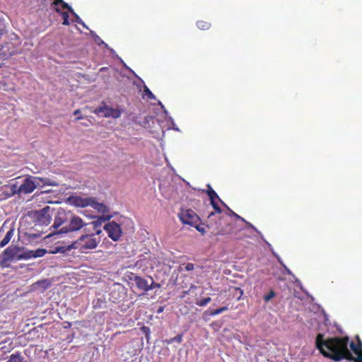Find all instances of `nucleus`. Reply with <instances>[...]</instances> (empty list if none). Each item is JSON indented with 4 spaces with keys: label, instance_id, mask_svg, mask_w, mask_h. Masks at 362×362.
Instances as JSON below:
<instances>
[{
    "label": "nucleus",
    "instance_id": "nucleus-33",
    "mask_svg": "<svg viewBox=\"0 0 362 362\" xmlns=\"http://www.w3.org/2000/svg\"><path fill=\"white\" fill-rule=\"evenodd\" d=\"M72 15L75 17L76 18V21L79 23V24H81L83 25L84 27H85V24L82 21V20L80 18V17L74 11V13H71Z\"/></svg>",
    "mask_w": 362,
    "mask_h": 362
},
{
    "label": "nucleus",
    "instance_id": "nucleus-12",
    "mask_svg": "<svg viewBox=\"0 0 362 362\" xmlns=\"http://www.w3.org/2000/svg\"><path fill=\"white\" fill-rule=\"evenodd\" d=\"M134 283L136 284V287L138 288V289L141 290V291H143L144 292H147L149 291V288H148V282L147 281L146 279H145L144 278H142L139 276H134L133 279H132Z\"/></svg>",
    "mask_w": 362,
    "mask_h": 362
},
{
    "label": "nucleus",
    "instance_id": "nucleus-17",
    "mask_svg": "<svg viewBox=\"0 0 362 362\" xmlns=\"http://www.w3.org/2000/svg\"><path fill=\"white\" fill-rule=\"evenodd\" d=\"M13 235V230L10 229L3 238V240L0 242V247H4L6 246L11 240V238Z\"/></svg>",
    "mask_w": 362,
    "mask_h": 362
},
{
    "label": "nucleus",
    "instance_id": "nucleus-32",
    "mask_svg": "<svg viewBox=\"0 0 362 362\" xmlns=\"http://www.w3.org/2000/svg\"><path fill=\"white\" fill-rule=\"evenodd\" d=\"M144 92L149 99L155 98L153 93L147 87H145Z\"/></svg>",
    "mask_w": 362,
    "mask_h": 362
},
{
    "label": "nucleus",
    "instance_id": "nucleus-34",
    "mask_svg": "<svg viewBox=\"0 0 362 362\" xmlns=\"http://www.w3.org/2000/svg\"><path fill=\"white\" fill-rule=\"evenodd\" d=\"M194 268V265L192 263H187L185 265V269L186 271H192Z\"/></svg>",
    "mask_w": 362,
    "mask_h": 362
},
{
    "label": "nucleus",
    "instance_id": "nucleus-15",
    "mask_svg": "<svg viewBox=\"0 0 362 362\" xmlns=\"http://www.w3.org/2000/svg\"><path fill=\"white\" fill-rule=\"evenodd\" d=\"M110 108L111 107H109L105 104V103L103 102L101 105L96 107L93 112L96 115L103 114V117H110Z\"/></svg>",
    "mask_w": 362,
    "mask_h": 362
},
{
    "label": "nucleus",
    "instance_id": "nucleus-2",
    "mask_svg": "<svg viewBox=\"0 0 362 362\" xmlns=\"http://www.w3.org/2000/svg\"><path fill=\"white\" fill-rule=\"evenodd\" d=\"M100 240L96 234H83L70 245L56 247L52 253H64L72 249H77L81 253H88L89 250L95 249Z\"/></svg>",
    "mask_w": 362,
    "mask_h": 362
},
{
    "label": "nucleus",
    "instance_id": "nucleus-26",
    "mask_svg": "<svg viewBox=\"0 0 362 362\" xmlns=\"http://www.w3.org/2000/svg\"><path fill=\"white\" fill-rule=\"evenodd\" d=\"M211 300V298L207 297V298H203L202 300H197L195 302V303L198 306L203 307V306L206 305L209 303H210Z\"/></svg>",
    "mask_w": 362,
    "mask_h": 362
},
{
    "label": "nucleus",
    "instance_id": "nucleus-6",
    "mask_svg": "<svg viewBox=\"0 0 362 362\" xmlns=\"http://www.w3.org/2000/svg\"><path fill=\"white\" fill-rule=\"evenodd\" d=\"M87 225L86 223L83 221V220L77 216H73L69 223V225L62 228L60 230L53 231L49 236H51L54 234H62V233H68L69 232L78 231L81 230L82 228Z\"/></svg>",
    "mask_w": 362,
    "mask_h": 362
},
{
    "label": "nucleus",
    "instance_id": "nucleus-8",
    "mask_svg": "<svg viewBox=\"0 0 362 362\" xmlns=\"http://www.w3.org/2000/svg\"><path fill=\"white\" fill-rule=\"evenodd\" d=\"M108 237L113 241H118L122 234V230L119 224L112 221L106 223L104 227Z\"/></svg>",
    "mask_w": 362,
    "mask_h": 362
},
{
    "label": "nucleus",
    "instance_id": "nucleus-9",
    "mask_svg": "<svg viewBox=\"0 0 362 362\" xmlns=\"http://www.w3.org/2000/svg\"><path fill=\"white\" fill-rule=\"evenodd\" d=\"M356 339V344H355L354 341H351L349 344L351 349L355 354L357 355L356 358L354 357L353 361L354 362H362V342L358 337H357Z\"/></svg>",
    "mask_w": 362,
    "mask_h": 362
},
{
    "label": "nucleus",
    "instance_id": "nucleus-3",
    "mask_svg": "<svg viewBox=\"0 0 362 362\" xmlns=\"http://www.w3.org/2000/svg\"><path fill=\"white\" fill-rule=\"evenodd\" d=\"M206 227L211 230L214 236L225 235L235 232L228 215L223 214L216 217V214L209 213L206 220Z\"/></svg>",
    "mask_w": 362,
    "mask_h": 362
},
{
    "label": "nucleus",
    "instance_id": "nucleus-10",
    "mask_svg": "<svg viewBox=\"0 0 362 362\" xmlns=\"http://www.w3.org/2000/svg\"><path fill=\"white\" fill-rule=\"evenodd\" d=\"M66 214L65 211L63 209H59L54 216V223L52 227L54 229H57L61 226H62L66 222Z\"/></svg>",
    "mask_w": 362,
    "mask_h": 362
},
{
    "label": "nucleus",
    "instance_id": "nucleus-13",
    "mask_svg": "<svg viewBox=\"0 0 362 362\" xmlns=\"http://www.w3.org/2000/svg\"><path fill=\"white\" fill-rule=\"evenodd\" d=\"M72 204L78 207H86L90 204L91 197H74L71 198Z\"/></svg>",
    "mask_w": 362,
    "mask_h": 362
},
{
    "label": "nucleus",
    "instance_id": "nucleus-40",
    "mask_svg": "<svg viewBox=\"0 0 362 362\" xmlns=\"http://www.w3.org/2000/svg\"><path fill=\"white\" fill-rule=\"evenodd\" d=\"M80 112H81V110H80L79 109H77V110H76L74 112V115H78Z\"/></svg>",
    "mask_w": 362,
    "mask_h": 362
},
{
    "label": "nucleus",
    "instance_id": "nucleus-4",
    "mask_svg": "<svg viewBox=\"0 0 362 362\" xmlns=\"http://www.w3.org/2000/svg\"><path fill=\"white\" fill-rule=\"evenodd\" d=\"M45 185H51L49 180L40 177L29 176L26 177L23 182L18 188V192L21 194H30L33 192L37 187Z\"/></svg>",
    "mask_w": 362,
    "mask_h": 362
},
{
    "label": "nucleus",
    "instance_id": "nucleus-38",
    "mask_svg": "<svg viewBox=\"0 0 362 362\" xmlns=\"http://www.w3.org/2000/svg\"><path fill=\"white\" fill-rule=\"evenodd\" d=\"M197 286L192 285L189 289V291H185V294H187L191 290L196 289Z\"/></svg>",
    "mask_w": 362,
    "mask_h": 362
},
{
    "label": "nucleus",
    "instance_id": "nucleus-22",
    "mask_svg": "<svg viewBox=\"0 0 362 362\" xmlns=\"http://www.w3.org/2000/svg\"><path fill=\"white\" fill-rule=\"evenodd\" d=\"M122 110L111 107L110 112V117H112L114 119H117V118L120 117V116L122 115Z\"/></svg>",
    "mask_w": 362,
    "mask_h": 362
},
{
    "label": "nucleus",
    "instance_id": "nucleus-1",
    "mask_svg": "<svg viewBox=\"0 0 362 362\" xmlns=\"http://www.w3.org/2000/svg\"><path fill=\"white\" fill-rule=\"evenodd\" d=\"M315 344L317 349L326 358L334 361L354 360V356L348 349V337H335L325 339L324 334L320 333L316 337Z\"/></svg>",
    "mask_w": 362,
    "mask_h": 362
},
{
    "label": "nucleus",
    "instance_id": "nucleus-18",
    "mask_svg": "<svg viewBox=\"0 0 362 362\" xmlns=\"http://www.w3.org/2000/svg\"><path fill=\"white\" fill-rule=\"evenodd\" d=\"M223 205L227 209V212L224 214L228 215L229 220H231V217H235L236 219L241 220L245 221V219L240 216L238 214H235L233 210H231L225 203H223Z\"/></svg>",
    "mask_w": 362,
    "mask_h": 362
},
{
    "label": "nucleus",
    "instance_id": "nucleus-42",
    "mask_svg": "<svg viewBox=\"0 0 362 362\" xmlns=\"http://www.w3.org/2000/svg\"><path fill=\"white\" fill-rule=\"evenodd\" d=\"M83 119V117H78L76 118V119H77V120H79V119Z\"/></svg>",
    "mask_w": 362,
    "mask_h": 362
},
{
    "label": "nucleus",
    "instance_id": "nucleus-36",
    "mask_svg": "<svg viewBox=\"0 0 362 362\" xmlns=\"http://www.w3.org/2000/svg\"><path fill=\"white\" fill-rule=\"evenodd\" d=\"M220 311H219V309H216L214 310H213L211 313V315H218L220 314Z\"/></svg>",
    "mask_w": 362,
    "mask_h": 362
},
{
    "label": "nucleus",
    "instance_id": "nucleus-28",
    "mask_svg": "<svg viewBox=\"0 0 362 362\" xmlns=\"http://www.w3.org/2000/svg\"><path fill=\"white\" fill-rule=\"evenodd\" d=\"M182 341V334H178L169 340H168V344L173 343L174 341H176L177 343H181Z\"/></svg>",
    "mask_w": 362,
    "mask_h": 362
},
{
    "label": "nucleus",
    "instance_id": "nucleus-37",
    "mask_svg": "<svg viewBox=\"0 0 362 362\" xmlns=\"http://www.w3.org/2000/svg\"><path fill=\"white\" fill-rule=\"evenodd\" d=\"M218 309H219L220 313H223L224 311L228 310V308L227 306H223V307H221V308H220Z\"/></svg>",
    "mask_w": 362,
    "mask_h": 362
},
{
    "label": "nucleus",
    "instance_id": "nucleus-39",
    "mask_svg": "<svg viewBox=\"0 0 362 362\" xmlns=\"http://www.w3.org/2000/svg\"><path fill=\"white\" fill-rule=\"evenodd\" d=\"M102 233V230H96L95 231V233H93L92 234H96V236H98L99 237V235Z\"/></svg>",
    "mask_w": 362,
    "mask_h": 362
},
{
    "label": "nucleus",
    "instance_id": "nucleus-24",
    "mask_svg": "<svg viewBox=\"0 0 362 362\" xmlns=\"http://www.w3.org/2000/svg\"><path fill=\"white\" fill-rule=\"evenodd\" d=\"M47 252L46 249L44 248H38L36 250H34V258L41 257L46 255Z\"/></svg>",
    "mask_w": 362,
    "mask_h": 362
},
{
    "label": "nucleus",
    "instance_id": "nucleus-19",
    "mask_svg": "<svg viewBox=\"0 0 362 362\" xmlns=\"http://www.w3.org/2000/svg\"><path fill=\"white\" fill-rule=\"evenodd\" d=\"M197 26L200 30H206L210 28L211 23L208 21L200 20L197 22Z\"/></svg>",
    "mask_w": 362,
    "mask_h": 362
},
{
    "label": "nucleus",
    "instance_id": "nucleus-11",
    "mask_svg": "<svg viewBox=\"0 0 362 362\" xmlns=\"http://www.w3.org/2000/svg\"><path fill=\"white\" fill-rule=\"evenodd\" d=\"M52 6H54V9L55 11L60 14V12H64V10H68L71 13H74V10L71 6L68 5L63 0H55L52 3Z\"/></svg>",
    "mask_w": 362,
    "mask_h": 362
},
{
    "label": "nucleus",
    "instance_id": "nucleus-44",
    "mask_svg": "<svg viewBox=\"0 0 362 362\" xmlns=\"http://www.w3.org/2000/svg\"><path fill=\"white\" fill-rule=\"evenodd\" d=\"M93 223H94V225H95V227H96V226H97V223H95V222H94Z\"/></svg>",
    "mask_w": 362,
    "mask_h": 362
},
{
    "label": "nucleus",
    "instance_id": "nucleus-14",
    "mask_svg": "<svg viewBox=\"0 0 362 362\" xmlns=\"http://www.w3.org/2000/svg\"><path fill=\"white\" fill-rule=\"evenodd\" d=\"M90 202L91 204H89V206L98 212L107 213L109 211L108 207L105 204L98 202L94 197H91V201Z\"/></svg>",
    "mask_w": 362,
    "mask_h": 362
},
{
    "label": "nucleus",
    "instance_id": "nucleus-7",
    "mask_svg": "<svg viewBox=\"0 0 362 362\" xmlns=\"http://www.w3.org/2000/svg\"><path fill=\"white\" fill-rule=\"evenodd\" d=\"M178 217L183 224L192 227L200 222L199 216L192 209H182L178 214Z\"/></svg>",
    "mask_w": 362,
    "mask_h": 362
},
{
    "label": "nucleus",
    "instance_id": "nucleus-35",
    "mask_svg": "<svg viewBox=\"0 0 362 362\" xmlns=\"http://www.w3.org/2000/svg\"><path fill=\"white\" fill-rule=\"evenodd\" d=\"M18 188H19V186H18L17 184H14L11 186V191H12V194H16L18 192Z\"/></svg>",
    "mask_w": 362,
    "mask_h": 362
},
{
    "label": "nucleus",
    "instance_id": "nucleus-27",
    "mask_svg": "<svg viewBox=\"0 0 362 362\" xmlns=\"http://www.w3.org/2000/svg\"><path fill=\"white\" fill-rule=\"evenodd\" d=\"M13 250L11 248V247H7L4 251V256H8V258H6L4 257V261H7L10 259H11L13 257Z\"/></svg>",
    "mask_w": 362,
    "mask_h": 362
},
{
    "label": "nucleus",
    "instance_id": "nucleus-43",
    "mask_svg": "<svg viewBox=\"0 0 362 362\" xmlns=\"http://www.w3.org/2000/svg\"><path fill=\"white\" fill-rule=\"evenodd\" d=\"M143 329H148V328L146 327H143Z\"/></svg>",
    "mask_w": 362,
    "mask_h": 362
},
{
    "label": "nucleus",
    "instance_id": "nucleus-21",
    "mask_svg": "<svg viewBox=\"0 0 362 362\" xmlns=\"http://www.w3.org/2000/svg\"><path fill=\"white\" fill-rule=\"evenodd\" d=\"M7 362H23V358L20 353L11 354Z\"/></svg>",
    "mask_w": 362,
    "mask_h": 362
},
{
    "label": "nucleus",
    "instance_id": "nucleus-31",
    "mask_svg": "<svg viewBox=\"0 0 362 362\" xmlns=\"http://www.w3.org/2000/svg\"><path fill=\"white\" fill-rule=\"evenodd\" d=\"M275 296V293L274 291H270V292L264 296V299L265 301L268 302L272 298H274Z\"/></svg>",
    "mask_w": 362,
    "mask_h": 362
},
{
    "label": "nucleus",
    "instance_id": "nucleus-30",
    "mask_svg": "<svg viewBox=\"0 0 362 362\" xmlns=\"http://www.w3.org/2000/svg\"><path fill=\"white\" fill-rule=\"evenodd\" d=\"M151 279L152 282H151V284H150L148 285L149 291H150V290H152V289H153V288H160V284L159 283H156V282H155V281L153 280V279H152V278H151Z\"/></svg>",
    "mask_w": 362,
    "mask_h": 362
},
{
    "label": "nucleus",
    "instance_id": "nucleus-23",
    "mask_svg": "<svg viewBox=\"0 0 362 362\" xmlns=\"http://www.w3.org/2000/svg\"><path fill=\"white\" fill-rule=\"evenodd\" d=\"M31 258H34V250H26L19 256V259H28Z\"/></svg>",
    "mask_w": 362,
    "mask_h": 362
},
{
    "label": "nucleus",
    "instance_id": "nucleus-16",
    "mask_svg": "<svg viewBox=\"0 0 362 362\" xmlns=\"http://www.w3.org/2000/svg\"><path fill=\"white\" fill-rule=\"evenodd\" d=\"M207 187L208 190L206 192L210 201L218 199L223 204L224 202L219 198L216 192L209 185H208Z\"/></svg>",
    "mask_w": 362,
    "mask_h": 362
},
{
    "label": "nucleus",
    "instance_id": "nucleus-41",
    "mask_svg": "<svg viewBox=\"0 0 362 362\" xmlns=\"http://www.w3.org/2000/svg\"><path fill=\"white\" fill-rule=\"evenodd\" d=\"M45 282H46L45 281H37V282L35 284V285L43 284H45Z\"/></svg>",
    "mask_w": 362,
    "mask_h": 362
},
{
    "label": "nucleus",
    "instance_id": "nucleus-5",
    "mask_svg": "<svg viewBox=\"0 0 362 362\" xmlns=\"http://www.w3.org/2000/svg\"><path fill=\"white\" fill-rule=\"evenodd\" d=\"M49 211L50 207L47 206L40 210L32 211L30 216L35 225L47 226L50 223L52 219V216L49 214Z\"/></svg>",
    "mask_w": 362,
    "mask_h": 362
},
{
    "label": "nucleus",
    "instance_id": "nucleus-29",
    "mask_svg": "<svg viewBox=\"0 0 362 362\" xmlns=\"http://www.w3.org/2000/svg\"><path fill=\"white\" fill-rule=\"evenodd\" d=\"M194 227L199 232L202 233V235H204L206 233V230L204 226H202L199 223H196Z\"/></svg>",
    "mask_w": 362,
    "mask_h": 362
},
{
    "label": "nucleus",
    "instance_id": "nucleus-20",
    "mask_svg": "<svg viewBox=\"0 0 362 362\" xmlns=\"http://www.w3.org/2000/svg\"><path fill=\"white\" fill-rule=\"evenodd\" d=\"M211 205L212 206L213 209H214V211H211V213L216 214V217H218V216L223 215V212L221 209L218 206V204L216 202V200L210 201Z\"/></svg>",
    "mask_w": 362,
    "mask_h": 362
},
{
    "label": "nucleus",
    "instance_id": "nucleus-25",
    "mask_svg": "<svg viewBox=\"0 0 362 362\" xmlns=\"http://www.w3.org/2000/svg\"><path fill=\"white\" fill-rule=\"evenodd\" d=\"M60 15L62 16L63 19L62 24L64 25H69L70 24L69 21V11L67 10L66 11L60 12Z\"/></svg>",
    "mask_w": 362,
    "mask_h": 362
}]
</instances>
